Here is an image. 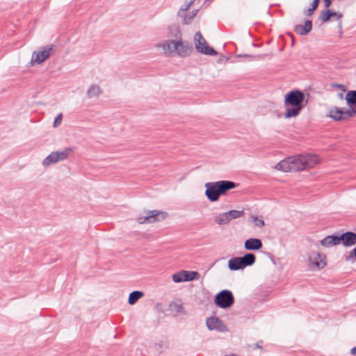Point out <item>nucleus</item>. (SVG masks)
<instances>
[{"label": "nucleus", "mask_w": 356, "mask_h": 356, "mask_svg": "<svg viewBox=\"0 0 356 356\" xmlns=\"http://www.w3.org/2000/svg\"><path fill=\"white\" fill-rule=\"evenodd\" d=\"M303 94L300 91L290 92L285 98L286 118L296 116L301 111L303 101Z\"/></svg>", "instance_id": "f257e3e1"}, {"label": "nucleus", "mask_w": 356, "mask_h": 356, "mask_svg": "<svg viewBox=\"0 0 356 356\" xmlns=\"http://www.w3.org/2000/svg\"><path fill=\"white\" fill-rule=\"evenodd\" d=\"M255 256L248 253L243 257H234L228 262V266L232 270L243 269L246 266L252 265L255 261Z\"/></svg>", "instance_id": "f03ea898"}, {"label": "nucleus", "mask_w": 356, "mask_h": 356, "mask_svg": "<svg viewBox=\"0 0 356 356\" xmlns=\"http://www.w3.org/2000/svg\"><path fill=\"white\" fill-rule=\"evenodd\" d=\"M214 302L220 308H229L234 303V298L230 291L223 290L216 296Z\"/></svg>", "instance_id": "7ed1b4c3"}, {"label": "nucleus", "mask_w": 356, "mask_h": 356, "mask_svg": "<svg viewBox=\"0 0 356 356\" xmlns=\"http://www.w3.org/2000/svg\"><path fill=\"white\" fill-rule=\"evenodd\" d=\"M328 116L335 121L346 120L355 116L353 110H343L339 107H333L329 111Z\"/></svg>", "instance_id": "20e7f679"}, {"label": "nucleus", "mask_w": 356, "mask_h": 356, "mask_svg": "<svg viewBox=\"0 0 356 356\" xmlns=\"http://www.w3.org/2000/svg\"><path fill=\"white\" fill-rule=\"evenodd\" d=\"M195 39L196 40L195 46L198 51L211 56L217 54V52L207 44L205 39L200 33L195 34Z\"/></svg>", "instance_id": "39448f33"}, {"label": "nucleus", "mask_w": 356, "mask_h": 356, "mask_svg": "<svg viewBox=\"0 0 356 356\" xmlns=\"http://www.w3.org/2000/svg\"><path fill=\"white\" fill-rule=\"evenodd\" d=\"M166 216V213L154 210L149 211L147 216L140 217L138 220L140 224L145 222H152L160 219H165Z\"/></svg>", "instance_id": "423d86ee"}, {"label": "nucleus", "mask_w": 356, "mask_h": 356, "mask_svg": "<svg viewBox=\"0 0 356 356\" xmlns=\"http://www.w3.org/2000/svg\"><path fill=\"white\" fill-rule=\"evenodd\" d=\"M326 257L324 254L314 252L310 255L309 261L314 269H321L326 266Z\"/></svg>", "instance_id": "0eeeda50"}, {"label": "nucleus", "mask_w": 356, "mask_h": 356, "mask_svg": "<svg viewBox=\"0 0 356 356\" xmlns=\"http://www.w3.org/2000/svg\"><path fill=\"white\" fill-rule=\"evenodd\" d=\"M70 150H65L60 152H52L44 161V165H49L52 163L63 160L67 157Z\"/></svg>", "instance_id": "6e6552de"}, {"label": "nucleus", "mask_w": 356, "mask_h": 356, "mask_svg": "<svg viewBox=\"0 0 356 356\" xmlns=\"http://www.w3.org/2000/svg\"><path fill=\"white\" fill-rule=\"evenodd\" d=\"M304 170L312 168L320 163V159L315 154L302 155Z\"/></svg>", "instance_id": "1a4fd4ad"}, {"label": "nucleus", "mask_w": 356, "mask_h": 356, "mask_svg": "<svg viewBox=\"0 0 356 356\" xmlns=\"http://www.w3.org/2000/svg\"><path fill=\"white\" fill-rule=\"evenodd\" d=\"M175 52L181 56H186L191 54L192 49L188 44H184L181 41H177L172 43Z\"/></svg>", "instance_id": "9d476101"}, {"label": "nucleus", "mask_w": 356, "mask_h": 356, "mask_svg": "<svg viewBox=\"0 0 356 356\" xmlns=\"http://www.w3.org/2000/svg\"><path fill=\"white\" fill-rule=\"evenodd\" d=\"M50 51L51 49H44L41 51L35 52L32 56L31 62L37 64L42 63L49 57Z\"/></svg>", "instance_id": "9b49d317"}, {"label": "nucleus", "mask_w": 356, "mask_h": 356, "mask_svg": "<svg viewBox=\"0 0 356 356\" xmlns=\"http://www.w3.org/2000/svg\"><path fill=\"white\" fill-rule=\"evenodd\" d=\"M339 242L346 246H350L356 243V234L346 232L339 236Z\"/></svg>", "instance_id": "f8f14e48"}, {"label": "nucleus", "mask_w": 356, "mask_h": 356, "mask_svg": "<svg viewBox=\"0 0 356 356\" xmlns=\"http://www.w3.org/2000/svg\"><path fill=\"white\" fill-rule=\"evenodd\" d=\"M206 194L208 198L211 201H216L221 195L216 183L207 186Z\"/></svg>", "instance_id": "ddd939ff"}, {"label": "nucleus", "mask_w": 356, "mask_h": 356, "mask_svg": "<svg viewBox=\"0 0 356 356\" xmlns=\"http://www.w3.org/2000/svg\"><path fill=\"white\" fill-rule=\"evenodd\" d=\"M207 325L209 330H217L219 331H223L225 326L222 322L216 317H211L207 319Z\"/></svg>", "instance_id": "4468645a"}, {"label": "nucleus", "mask_w": 356, "mask_h": 356, "mask_svg": "<svg viewBox=\"0 0 356 356\" xmlns=\"http://www.w3.org/2000/svg\"><path fill=\"white\" fill-rule=\"evenodd\" d=\"M262 247V243L257 238H250L245 242V248L248 250H257Z\"/></svg>", "instance_id": "2eb2a0df"}, {"label": "nucleus", "mask_w": 356, "mask_h": 356, "mask_svg": "<svg viewBox=\"0 0 356 356\" xmlns=\"http://www.w3.org/2000/svg\"><path fill=\"white\" fill-rule=\"evenodd\" d=\"M347 104L350 106L349 110H353L356 114V91L350 90L346 95Z\"/></svg>", "instance_id": "dca6fc26"}, {"label": "nucleus", "mask_w": 356, "mask_h": 356, "mask_svg": "<svg viewBox=\"0 0 356 356\" xmlns=\"http://www.w3.org/2000/svg\"><path fill=\"white\" fill-rule=\"evenodd\" d=\"M216 184L221 194H224L226 191L236 187V184L230 181H220L216 182Z\"/></svg>", "instance_id": "f3484780"}, {"label": "nucleus", "mask_w": 356, "mask_h": 356, "mask_svg": "<svg viewBox=\"0 0 356 356\" xmlns=\"http://www.w3.org/2000/svg\"><path fill=\"white\" fill-rule=\"evenodd\" d=\"M291 161L292 160H291V157H289V158L280 161L277 165V168L278 170H280L284 172L293 171Z\"/></svg>", "instance_id": "a211bd4d"}, {"label": "nucleus", "mask_w": 356, "mask_h": 356, "mask_svg": "<svg viewBox=\"0 0 356 356\" xmlns=\"http://www.w3.org/2000/svg\"><path fill=\"white\" fill-rule=\"evenodd\" d=\"M291 159L293 171L305 170L302 155L292 156Z\"/></svg>", "instance_id": "6ab92c4d"}, {"label": "nucleus", "mask_w": 356, "mask_h": 356, "mask_svg": "<svg viewBox=\"0 0 356 356\" xmlns=\"http://www.w3.org/2000/svg\"><path fill=\"white\" fill-rule=\"evenodd\" d=\"M312 29L311 21H307L304 24L297 25L295 31L300 35H306Z\"/></svg>", "instance_id": "aec40b11"}, {"label": "nucleus", "mask_w": 356, "mask_h": 356, "mask_svg": "<svg viewBox=\"0 0 356 356\" xmlns=\"http://www.w3.org/2000/svg\"><path fill=\"white\" fill-rule=\"evenodd\" d=\"M339 243V236H328L321 241V245L325 247H330Z\"/></svg>", "instance_id": "412c9836"}, {"label": "nucleus", "mask_w": 356, "mask_h": 356, "mask_svg": "<svg viewBox=\"0 0 356 356\" xmlns=\"http://www.w3.org/2000/svg\"><path fill=\"white\" fill-rule=\"evenodd\" d=\"M184 273V280L185 282L186 281H192L194 280L199 279L200 275L196 271H188V270H182Z\"/></svg>", "instance_id": "4be33fe9"}, {"label": "nucleus", "mask_w": 356, "mask_h": 356, "mask_svg": "<svg viewBox=\"0 0 356 356\" xmlns=\"http://www.w3.org/2000/svg\"><path fill=\"white\" fill-rule=\"evenodd\" d=\"M175 41H169L163 44L162 47L163 53L167 56H170L175 52V49L173 48L172 43Z\"/></svg>", "instance_id": "5701e85b"}, {"label": "nucleus", "mask_w": 356, "mask_h": 356, "mask_svg": "<svg viewBox=\"0 0 356 356\" xmlns=\"http://www.w3.org/2000/svg\"><path fill=\"white\" fill-rule=\"evenodd\" d=\"M229 221L232 219L241 218L243 216L244 212L243 211L232 210L226 213Z\"/></svg>", "instance_id": "b1692460"}, {"label": "nucleus", "mask_w": 356, "mask_h": 356, "mask_svg": "<svg viewBox=\"0 0 356 356\" xmlns=\"http://www.w3.org/2000/svg\"><path fill=\"white\" fill-rule=\"evenodd\" d=\"M143 296V293L140 291H134L129 295V303L130 305H134L136 303L139 298H140Z\"/></svg>", "instance_id": "393cba45"}, {"label": "nucleus", "mask_w": 356, "mask_h": 356, "mask_svg": "<svg viewBox=\"0 0 356 356\" xmlns=\"http://www.w3.org/2000/svg\"><path fill=\"white\" fill-rule=\"evenodd\" d=\"M216 222L219 225H224L228 223L229 220L226 213H224L216 218Z\"/></svg>", "instance_id": "a878e982"}, {"label": "nucleus", "mask_w": 356, "mask_h": 356, "mask_svg": "<svg viewBox=\"0 0 356 356\" xmlns=\"http://www.w3.org/2000/svg\"><path fill=\"white\" fill-rule=\"evenodd\" d=\"M172 280L175 282H185V280H184V273L183 271L181 270L174 275H172Z\"/></svg>", "instance_id": "bb28decb"}, {"label": "nucleus", "mask_w": 356, "mask_h": 356, "mask_svg": "<svg viewBox=\"0 0 356 356\" xmlns=\"http://www.w3.org/2000/svg\"><path fill=\"white\" fill-rule=\"evenodd\" d=\"M331 18V11H323L321 15V19L323 22H327Z\"/></svg>", "instance_id": "cd10ccee"}, {"label": "nucleus", "mask_w": 356, "mask_h": 356, "mask_svg": "<svg viewBox=\"0 0 356 356\" xmlns=\"http://www.w3.org/2000/svg\"><path fill=\"white\" fill-rule=\"evenodd\" d=\"M99 92H100V90L98 87H92L88 90V96L92 97L96 95H98Z\"/></svg>", "instance_id": "c85d7f7f"}, {"label": "nucleus", "mask_w": 356, "mask_h": 356, "mask_svg": "<svg viewBox=\"0 0 356 356\" xmlns=\"http://www.w3.org/2000/svg\"><path fill=\"white\" fill-rule=\"evenodd\" d=\"M62 120H63V115H62V113H60L55 118V120L54 122V127H56L58 125H60L62 122Z\"/></svg>", "instance_id": "c756f323"}, {"label": "nucleus", "mask_w": 356, "mask_h": 356, "mask_svg": "<svg viewBox=\"0 0 356 356\" xmlns=\"http://www.w3.org/2000/svg\"><path fill=\"white\" fill-rule=\"evenodd\" d=\"M254 225L257 227H262L264 225V221L261 219H259L257 217L254 218Z\"/></svg>", "instance_id": "7c9ffc66"}, {"label": "nucleus", "mask_w": 356, "mask_h": 356, "mask_svg": "<svg viewBox=\"0 0 356 356\" xmlns=\"http://www.w3.org/2000/svg\"><path fill=\"white\" fill-rule=\"evenodd\" d=\"M319 1H320V0H314L313 1V3L312 4V10H315L318 8Z\"/></svg>", "instance_id": "2f4dec72"}, {"label": "nucleus", "mask_w": 356, "mask_h": 356, "mask_svg": "<svg viewBox=\"0 0 356 356\" xmlns=\"http://www.w3.org/2000/svg\"><path fill=\"white\" fill-rule=\"evenodd\" d=\"M324 2H325V6L326 8H329L332 3V1L331 0H323Z\"/></svg>", "instance_id": "473e14b6"}, {"label": "nucleus", "mask_w": 356, "mask_h": 356, "mask_svg": "<svg viewBox=\"0 0 356 356\" xmlns=\"http://www.w3.org/2000/svg\"><path fill=\"white\" fill-rule=\"evenodd\" d=\"M314 12V10H312V8H310L307 10V15H312Z\"/></svg>", "instance_id": "72a5a7b5"}, {"label": "nucleus", "mask_w": 356, "mask_h": 356, "mask_svg": "<svg viewBox=\"0 0 356 356\" xmlns=\"http://www.w3.org/2000/svg\"><path fill=\"white\" fill-rule=\"evenodd\" d=\"M336 17L339 18L341 17V15H339L337 13H334V12L331 11V17Z\"/></svg>", "instance_id": "f704fd0d"}, {"label": "nucleus", "mask_w": 356, "mask_h": 356, "mask_svg": "<svg viewBox=\"0 0 356 356\" xmlns=\"http://www.w3.org/2000/svg\"><path fill=\"white\" fill-rule=\"evenodd\" d=\"M351 353H352L353 355L356 354V348H353L351 349Z\"/></svg>", "instance_id": "c9c22d12"}, {"label": "nucleus", "mask_w": 356, "mask_h": 356, "mask_svg": "<svg viewBox=\"0 0 356 356\" xmlns=\"http://www.w3.org/2000/svg\"><path fill=\"white\" fill-rule=\"evenodd\" d=\"M353 253L355 257H356V248L353 250Z\"/></svg>", "instance_id": "e433bc0d"}]
</instances>
